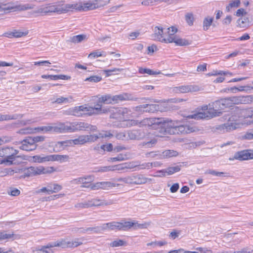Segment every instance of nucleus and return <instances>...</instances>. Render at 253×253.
<instances>
[{
  "instance_id": "774afa93",
  "label": "nucleus",
  "mask_w": 253,
  "mask_h": 253,
  "mask_svg": "<svg viewBox=\"0 0 253 253\" xmlns=\"http://www.w3.org/2000/svg\"><path fill=\"white\" fill-rule=\"evenodd\" d=\"M113 145L111 143H109L106 145H102L100 146V149L103 151H107L110 152L113 150Z\"/></svg>"
},
{
  "instance_id": "7ed1b4c3",
  "label": "nucleus",
  "mask_w": 253,
  "mask_h": 253,
  "mask_svg": "<svg viewBox=\"0 0 253 253\" xmlns=\"http://www.w3.org/2000/svg\"><path fill=\"white\" fill-rule=\"evenodd\" d=\"M18 152L17 150L13 147H3L0 149V157L4 158L0 164H5L8 166L15 164L14 161L16 159L20 157L17 155Z\"/></svg>"
},
{
  "instance_id": "4468645a",
  "label": "nucleus",
  "mask_w": 253,
  "mask_h": 253,
  "mask_svg": "<svg viewBox=\"0 0 253 253\" xmlns=\"http://www.w3.org/2000/svg\"><path fill=\"white\" fill-rule=\"evenodd\" d=\"M175 88L176 92L182 93L199 90V86L196 85H181L176 87Z\"/></svg>"
},
{
  "instance_id": "864d4df0",
  "label": "nucleus",
  "mask_w": 253,
  "mask_h": 253,
  "mask_svg": "<svg viewBox=\"0 0 253 253\" xmlns=\"http://www.w3.org/2000/svg\"><path fill=\"white\" fill-rule=\"evenodd\" d=\"M133 223H134V226H133V228L134 230H137L138 229H144L146 228L149 225V223H144L143 224H139L137 222H136L135 221H133Z\"/></svg>"
},
{
  "instance_id": "0e129e2a",
  "label": "nucleus",
  "mask_w": 253,
  "mask_h": 253,
  "mask_svg": "<svg viewBox=\"0 0 253 253\" xmlns=\"http://www.w3.org/2000/svg\"><path fill=\"white\" fill-rule=\"evenodd\" d=\"M168 36L167 38H169V37H176V36L174 35V34L176 33L177 31V28L174 27H171L170 28H168Z\"/></svg>"
},
{
  "instance_id": "e433bc0d",
  "label": "nucleus",
  "mask_w": 253,
  "mask_h": 253,
  "mask_svg": "<svg viewBox=\"0 0 253 253\" xmlns=\"http://www.w3.org/2000/svg\"><path fill=\"white\" fill-rule=\"evenodd\" d=\"M185 20L189 26L193 25L195 17L192 12H187L185 15Z\"/></svg>"
},
{
  "instance_id": "3c124183",
  "label": "nucleus",
  "mask_w": 253,
  "mask_h": 253,
  "mask_svg": "<svg viewBox=\"0 0 253 253\" xmlns=\"http://www.w3.org/2000/svg\"><path fill=\"white\" fill-rule=\"evenodd\" d=\"M37 148V145H31L29 146L26 144H21L20 146V149L23 150H25L27 151H31L33 150H35Z\"/></svg>"
},
{
  "instance_id": "f3484780",
  "label": "nucleus",
  "mask_w": 253,
  "mask_h": 253,
  "mask_svg": "<svg viewBox=\"0 0 253 253\" xmlns=\"http://www.w3.org/2000/svg\"><path fill=\"white\" fill-rule=\"evenodd\" d=\"M23 177H30L39 175L38 167H30L23 170Z\"/></svg>"
},
{
  "instance_id": "79ce46f5",
  "label": "nucleus",
  "mask_w": 253,
  "mask_h": 253,
  "mask_svg": "<svg viewBox=\"0 0 253 253\" xmlns=\"http://www.w3.org/2000/svg\"><path fill=\"white\" fill-rule=\"evenodd\" d=\"M74 145H82L86 143L85 135H80L77 138L72 140Z\"/></svg>"
},
{
  "instance_id": "4c0bfd02",
  "label": "nucleus",
  "mask_w": 253,
  "mask_h": 253,
  "mask_svg": "<svg viewBox=\"0 0 253 253\" xmlns=\"http://www.w3.org/2000/svg\"><path fill=\"white\" fill-rule=\"evenodd\" d=\"M240 4V0H231L230 3L226 7V10L229 12L231 8L238 7Z\"/></svg>"
},
{
  "instance_id": "473e14b6",
  "label": "nucleus",
  "mask_w": 253,
  "mask_h": 253,
  "mask_svg": "<svg viewBox=\"0 0 253 253\" xmlns=\"http://www.w3.org/2000/svg\"><path fill=\"white\" fill-rule=\"evenodd\" d=\"M102 103H99V101H98L97 103L94 107H93L94 112L95 113V115L108 113V108L102 109Z\"/></svg>"
},
{
  "instance_id": "603ef678",
  "label": "nucleus",
  "mask_w": 253,
  "mask_h": 253,
  "mask_svg": "<svg viewBox=\"0 0 253 253\" xmlns=\"http://www.w3.org/2000/svg\"><path fill=\"white\" fill-rule=\"evenodd\" d=\"M73 144L72 140L63 141H59L57 142V145L60 147L64 148L65 147H68L71 146Z\"/></svg>"
},
{
  "instance_id": "052dcab7",
  "label": "nucleus",
  "mask_w": 253,
  "mask_h": 253,
  "mask_svg": "<svg viewBox=\"0 0 253 253\" xmlns=\"http://www.w3.org/2000/svg\"><path fill=\"white\" fill-rule=\"evenodd\" d=\"M102 80V78L99 76H93L85 79V81H89L91 82L97 83Z\"/></svg>"
},
{
  "instance_id": "f03ea898",
  "label": "nucleus",
  "mask_w": 253,
  "mask_h": 253,
  "mask_svg": "<svg viewBox=\"0 0 253 253\" xmlns=\"http://www.w3.org/2000/svg\"><path fill=\"white\" fill-rule=\"evenodd\" d=\"M138 98L129 93H123L118 95L105 94L98 98L99 103L104 104H116L123 101H137Z\"/></svg>"
},
{
  "instance_id": "a18cd8bd",
  "label": "nucleus",
  "mask_w": 253,
  "mask_h": 253,
  "mask_svg": "<svg viewBox=\"0 0 253 253\" xmlns=\"http://www.w3.org/2000/svg\"><path fill=\"white\" fill-rule=\"evenodd\" d=\"M61 132H72L71 124L70 126L65 125L64 124H60L58 127Z\"/></svg>"
},
{
  "instance_id": "ddd939ff",
  "label": "nucleus",
  "mask_w": 253,
  "mask_h": 253,
  "mask_svg": "<svg viewBox=\"0 0 253 253\" xmlns=\"http://www.w3.org/2000/svg\"><path fill=\"white\" fill-rule=\"evenodd\" d=\"M159 120V118H145L140 121V127L151 126L153 128H155L160 124Z\"/></svg>"
},
{
  "instance_id": "de8ad7c7",
  "label": "nucleus",
  "mask_w": 253,
  "mask_h": 253,
  "mask_svg": "<svg viewBox=\"0 0 253 253\" xmlns=\"http://www.w3.org/2000/svg\"><path fill=\"white\" fill-rule=\"evenodd\" d=\"M33 4L27 3L22 5H19L17 7L20 10H26L28 9H33L35 7Z\"/></svg>"
},
{
  "instance_id": "6e6552de",
  "label": "nucleus",
  "mask_w": 253,
  "mask_h": 253,
  "mask_svg": "<svg viewBox=\"0 0 253 253\" xmlns=\"http://www.w3.org/2000/svg\"><path fill=\"white\" fill-rule=\"evenodd\" d=\"M237 119L236 116L234 117L232 116L230 118L228 121L226 123L219 126L216 127L217 129L223 130L224 132L234 130L238 127L239 126V123H237Z\"/></svg>"
},
{
  "instance_id": "dca6fc26",
  "label": "nucleus",
  "mask_w": 253,
  "mask_h": 253,
  "mask_svg": "<svg viewBox=\"0 0 253 253\" xmlns=\"http://www.w3.org/2000/svg\"><path fill=\"white\" fill-rule=\"evenodd\" d=\"M168 43L174 42L176 45L179 46H185L189 45L191 42L185 39L179 38L177 37H169L167 38Z\"/></svg>"
},
{
  "instance_id": "13d9d810",
  "label": "nucleus",
  "mask_w": 253,
  "mask_h": 253,
  "mask_svg": "<svg viewBox=\"0 0 253 253\" xmlns=\"http://www.w3.org/2000/svg\"><path fill=\"white\" fill-rule=\"evenodd\" d=\"M75 207L77 208L85 209L89 208L88 201H84L82 203H77Z\"/></svg>"
},
{
  "instance_id": "bb28decb",
  "label": "nucleus",
  "mask_w": 253,
  "mask_h": 253,
  "mask_svg": "<svg viewBox=\"0 0 253 253\" xmlns=\"http://www.w3.org/2000/svg\"><path fill=\"white\" fill-rule=\"evenodd\" d=\"M33 162L35 163H42L50 161V155L42 156L41 155H35L32 157Z\"/></svg>"
},
{
  "instance_id": "49530a36",
  "label": "nucleus",
  "mask_w": 253,
  "mask_h": 253,
  "mask_svg": "<svg viewBox=\"0 0 253 253\" xmlns=\"http://www.w3.org/2000/svg\"><path fill=\"white\" fill-rule=\"evenodd\" d=\"M139 72L140 74H147L149 75H157L159 74L160 73V72H155L151 69H146V68H140L139 69Z\"/></svg>"
},
{
  "instance_id": "2eb2a0df",
  "label": "nucleus",
  "mask_w": 253,
  "mask_h": 253,
  "mask_svg": "<svg viewBox=\"0 0 253 253\" xmlns=\"http://www.w3.org/2000/svg\"><path fill=\"white\" fill-rule=\"evenodd\" d=\"M93 181V176L91 175H88L83 177L73 179L70 181V183L73 184H83L84 185H85V184L90 183Z\"/></svg>"
},
{
  "instance_id": "f704fd0d",
  "label": "nucleus",
  "mask_w": 253,
  "mask_h": 253,
  "mask_svg": "<svg viewBox=\"0 0 253 253\" xmlns=\"http://www.w3.org/2000/svg\"><path fill=\"white\" fill-rule=\"evenodd\" d=\"M82 113L86 112L85 114L89 116H92L95 115V113L94 112V110L92 107L87 106L86 105L81 106ZM85 114V113H84Z\"/></svg>"
},
{
  "instance_id": "a19ab883",
  "label": "nucleus",
  "mask_w": 253,
  "mask_h": 253,
  "mask_svg": "<svg viewBox=\"0 0 253 253\" xmlns=\"http://www.w3.org/2000/svg\"><path fill=\"white\" fill-rule=\"evenodd\" d=\"M126 242L123 240L118 239L115 240L109 244L110 246L111 247H118L120 246H126Z\"/></svg>"
},
{
  "instance_id": "4be33fe9",
  "label": "nucleus",
  "mask_w": 253,
  "mask_h": 253,
  "mask_svg": "<svg viewBox=\"0 0 253 253\" xmlns=\"http://www.w3.org/2000/svg\"><path fill=\"white\" fill-rule=\"evenodd\" d=\"M146 113H154L160 111L161 106L159 104H144Z\"/></svg>"
},
{
  "instance_id": "5fc2aeb1",
  "label": "nucleus",
  "mask_w": 253,
  "mask_h": 253,
  "mask_svg": "<svg viewBox=\"0 0 253 253\" xmlns=\"http://www.w3.org/2000/svg\"><path fill=\"white\" fill-rule=\"evenodd\" d=\"M14 236L12 234H7L5 231H0V241L8 239Z\"/></svg>"
},
{
  "instance_id": "c03bdc74",
  "label": "nucleus",
  "mask_w": 253,
  "mask_h": 253,
  "mask_svg": "<svg viewBox=\"0 0 253 253\" xmlns=\"http://www.w3.org/2000/svg\"><path fill=\"white\" fill-rule=\"evenodd\" d=\"M106 56V53L104 51H100L99 50H95L93 52H91L89 55L88 58H96L100 56Z\"/></svg>"
},
{
  "instance_id": "ea45409f",
  "label": "nucleus",
  "mask_w": 253,
  "mask_h": 253,
  "mask_svg": "<svg viewBox=\"0 0 253 253\" xmlns=\"http://www.w3.org/2000/svg\"><path fill=\"white\" fill-rule=\"evenodd\" d=\"M121 222V230L126 231L127 230L131 228H133V226L134 225L133 221H124V222Z\"/></svg>"
},
{
  "instance_id": "bf43d9fd",
  "label": "nucleus",
  "mask_w": 253,
  "mask_h": 253,
  "mask_svg": "<svg viewBox=\"0 0 253 253\" xmlns=\"http://www.w3.org/2000/svg\"><path fill=\"white\" fill-rule=\"evenodd\" d=\"M68 241H66L65 240H62L60 241H57L56 242L54 243V246H56V247H61L63 248H68L67 244Z\"/></svg>"
},
{
  "instance_id": "b1692460",
  "label": "nucleus",
  "mask_w": 253,
  "mask_h": 253,
  "mask_svg": "<svg viewBox=\"0 0 253 253\" xmlns=\"http://www.w3.org/2000/svg\"><path fill=\"white\" fill-rule=\"evenodd\" d=\"M120 108H108V112H110L111 115L110 117L111 118L116 119H121L122 116L121 115V111H119Z\"/></svg>"
},
{
  "instance_id": "2f4dec72",
  "label": "nucleus",
  "mask_w": 253,
  "mask_h": 253,
  "mask_svg": "<svg viewBox=\"0 0 253 253\" xmlns=\"http://www.w3.org/2000/svg\"><path fill=\"white\" fill-rule=\"evenodd\" d=\"M240 138L243 140H253V128L248 130L243 133L241 136Z\"/></svg>"
},
{
  "instance_id": "72a5a7b5",
  "label": "nucleus",
  "mask_w": 253,
  "mask_h": 253,
  "mask_svg": "<svg viewBox=\"0 0 253 253\" xmlns=\"http://www.w3.org/2000/svg\"><path fill=\"white\" fill-rule=\"evenodd\" d=\"M213 21V18L210 16L205 17L203 20V30L207 31L210 26L212 25Z\"/></svg>"
},
{
  "instance_id": "0eeeda50",
  "label": "nucleus",
  "mask_w": 253,
  "mask_h": 253,
  "mask_svg": "<svg viewBox=\"0 0 253 253\" xmlns=\"http://www.w3.org/2000/svg\"><path fill=\"white\" fill-rule=\"evenodd\" d=\"M129 184L141 185L152 181L151 178L146 177L141 174H132L128 175Z\"/></svg>"
},
{
  "instance_id": "c756f323",
  "label": "nucleus",
  "mask_w": 253,
  "mask_h": 253,
  "mask_svg": "<svg viewBox=\"0 0 253 253\" xmlns=\"http://www.w3.org/2000/svg\"><path fill=\"white\" fill-rule=\"evenodd\" d=\"M86 36L85 35L82 34L70 37L68 41L71 42L77 43L82 42L86 39Z\"/></svg>"
},
{
  "instance_id": "5701e85b",
  "label": "nucleus",
  "mask_w": 253,
  "mask_h": 253,
  "mask_svg": "<svg viewBox=\"0 0 253 253\" xmlns=\"http://www.w3.org/2000/svg\"><path fill=\"white\" fill-rule=\"evenodd\" d=\"M28 33L29 32L28 31H26L25 32H22L19 30H14V31L9 33H6L5 35L7 37L9 38L12 37L15 38H20L27 35Z\"/></svg>"
},
{
  "instance_id": "423d86ee",
  "label": "nucleus",
  "mask_w": 253,
  "mask_h": 253,
  "mask_svg": "<svg viewBox=\"0 0 253 253\" xmlns=\"http://www.w3.org/2000/svg\"><path fill=\"white\" fill-rule=\"evenodd\" d=\"M72 132L81 130H90L95 131L97 127L95 126H92L88 123L79 122H73L71 123Z\"/></svg>"
},
{
  "instance_id": "f257e3e1",
  "label": "nucleus",
  "mask_w": 253,
  "mask_h": 253,
  "mask_svg": "<svg viewBox=\"0 0 253 253\" xmlns=\"http://www.w3.org/2000/svg\"><path fill=\"white\" fill-rule=\"evenodd\" d=\"M244 97H230L222 98L216 100L212 103L213 110L211 109L207 113H197L187 116L189 119L200 120L203 119H211L221 115L222 111L227 108L232 107L234 104L242 103L245 101Z\"/></svg>"
},
{
  "instance_id": "aec40b11",
  "label": "nucleus",
  "mask_w": 253,
  "mask_h": 253,
  "mask_svg": "<svg viewBox=\"0 0 253 253\" xmlns=\"http://www.w3.org/2000/svg\"><path fill=\"white\" fill-rule=\"evenodd\" d=\"M65 114L75 116L76 117H81L84 114L82 113L81 106H80L69 109L68 110L66 111Z\"/></svg>"
},
{
  "instance_id": "58836bf2",
  "label": "nucleus",
  "mask_w": 253,
  "mask_h": 253,
  "mask_svg": "<svg viewBox=\"0 0 253 253\" xmlns=\"http://www.w3.org/2000/svg\"><path fill=\"white\" fill-rule=\"evenodd\" d=\"M145 155L147 158H155L157 160L162 159L161 151H159L147 152L146 153Z\"/></svg>"
},
{
  "instance_id": "6e6d98bb",
  "label": "nucleus",
  "mask_w": 253,
  "mask_h": 253,
  "mask_svg": "<svg viewBox=\"0 0 253 253\" xmlns=\"http://www.w3.org/2000/svg\"><path fill=\"white\" fill-rule=\"evenodd\" d=\"M45 10L46 14H49L51 13H55V8L54 6V4L52 3H48L45 5Z\"/></svg>"
},
{
  "instance_id": "6ab92c4d",
  "label": "nucleus",
  "mask_w": 253,
  "mask_h": 253,
  "mask_svg": "<svg viewBox=\"0 0 253 253\" xmlns=\"http://www.w3.org/2000/svg\"><path fill=\"white\" fill-rule=\"evenodd\" d=\"M23 114H15L13 115L0 114V122L4 121H10L22 118Z\"/></svg>"
},
{
  "instance_id": "338daca9",
  "label": "nucleus",
  "mask_w": 253,
  "mask_h": 253,
  "mask_svg": "<svg viewBox=\"0 0 253 253\" xmlns=\"http://www.w3.org/2000/svg\"><path fill=\"white\" fill-rule=\"evenodd\" d=\"M21 144H26L29 146L31 145H37L36 144H34L33 138L32 137H28L27 138L24 139L21 142Z\"/></svg>"
},
{
  "instance_id": "7c9ffc66",
  "label": "nucleus",
  "mask_w": 253,
  "mask_h": 253,
  "mask_svg": "<svg viewBox=\"0 0 253 253\" xmlns=\"http://www.w3.org/2000/svg\"><path fill=\"white\" fill-rule=\"evenodd\" d=\"M89 207L92 206H99L101 205H110L111 203H105V201L97 199H93L88 200Z\"/></svg>"
},
{
  "instance_id": "69168bd1",
  "label": "nucleus",
  "mask_w": 253,
  "mask_h": 253,
  "mask_svg": "<svg viewBox=\"0 0 253 253\" xmlns=\"http://www.w3.org/2000/svg\"><path fill=\"white\" fill-rule=\"evenodd\" d=\"M35 13L40 14L42 15H46V12L45 10V5H42L39 7L34 12Z\"/></svg>"
},
{
  "instance_id": "20e7f679",
  "label": "nucleus",
  "mask_w": 253,
  "mask_h": 253,
  "mask_svg": "<svg viewBox=\"0 0 253 253\" xmlns=\"http://www.w3.org/2000/svg\"><path fill=\"white\" fill-rule=\"evenodd\" d=\"M103 4H97L95 2L90 0H83L79 3H74V5H76L74 9L86 11L102 7Z\"/></svg>"
},
{
  "instance_id": "c85d7f7f",
  "label": "nucleus",
  "mask_w": 253,
  "mask_h": 253,
  "mask_svg": "<svg viewBox=\"0 0 253 253\" xmlns=\"http://www.w3.org/2000/svg\"><path fill=\"white\" fill-rule=\"evenodd\" d=\"M39 173L40 174L51 173L56 170L53 167H43L42 166L38 167Z\"/></svg>"
},
{
  "instance_id": "39448f33",
  "label": "nucleus",
  "mask_w": 253,
  "mask_h": 253,
  "mask_svg": "<svg viewBox=\"0 0 253 253\" xmlns=\"http://www.w3.org/2000/svg\"><path fill=\"white\" fill-rule=\"evenodd\" d=\"M198 130L197 127L189 125H177L175 128H172L170 132V134H186Z\"/></svg>"
},
{
  "instance_id": "1a4fd4ad",
  "label": "nucleus",
  "mask_w": 253,
  "mask_h": 253,
  "mask_svg": "<svg viewBox=\"0 0 253 253\" xmlns=\"http://www.w3.org/2000/svg\"><path fill=\"white\" fill-rule=\"evenodd\" d=\"M160 124L158 126H160L161 128L165 129V132L167 134H170V132L172 128H175L177 125V122L173 121L167 118H159Z\"/></svg>"
},
{
  "instance_id": "a211bd4d",
  "label": "nucleus",
  "mask_w": 253,
  "mask_h": 253,
  "mask_svg": "<svg viewBox=\"0 0 253 253\" xmlns=\"http://www.w3.org/2000/svg\"><path fill=\"white\" fill-rule=\"evenodd\" d=\"M155 38L162 42L166 43L168 42L167 38H164L163 36V29L162 27L157 26L155 28Z\"/></svg>"
},
{
  "instance_id": "680f3d73",
  "label": "nucleus",
  "mask_w": 253,
  "mask_h": 253,
  "mask_svg": "<svg viewBox=\"0 0 253 253\" xmlns=\"http://www.w3.org/2000/svg\"><path fill=\"white\" fill-rule=\"evenodd\" d=\"M69 99L72 100V97L71 96H70L69 98L61 97L57 98L56 100L54 101V102L57 103L58 104H61L62 103H67L69 102Z\"/></svg>"
},
{
  "instance_id": "9b49d317",
  "label": "nucleus",
  "mask_w": 253,
  "mask_h": 253,
  "mask_svg": "<svg viewBox=\"0 0 253 253\" xmlns=\"http://www.w3.org/2000/svg\"><path fill=\"white\" fill-rule=\"evenodd\" d=\"M55 8V13L58 14L65 13L72 10L76 5H74V3H64L62 2H59L54 4Z\"/></svg>"
},
{
  "instance_id": "9d476101",
  "label": "nucleus",
  "mask_w": 253,
  "mask_h": 253,
  "mask_svg": "<svg viewBox=\"0 0 253 253\" xmlns=\"http://www.w3.org/2000/svg\"><path fill=\"white\" fill-rule=\"evenodd\" d=\"M127 135L131 140H141L147 137L149 133L143 129H135L128 131Z\"/></svg>"
},
{
  "instance_id": "c9c22d12",
  "label": "nucleus",
  "mask_w": 253,
  "mask_h": 253,
  "mask_svg": "<svg viewBox=\"0 0 253 253\" xmlns=\"http://www.w3.org/2000/svg\"><path fill=\"white\" fill-rule=\"evenodd\" d=\"M101 189H108L109 188L118 187L120 186V184L113 183L110 181H103L100 182Z\"/></svg>"
},
{
  "instance_id": "37998d69",
  "label": "nucleus",
  "mask_w": 253,
  "mask_h": 253,
  "mask_svg": "<svg viewBox=\"0 0 253 253\" xmlns=\"http://www.w3.org/2000/svg\"><path fill=\"white\" fill-rule=\"evenodd\" d=\"M67 244H68L67 247L74 248L82 245L83 243L80 241L79 239L76 238L74 241H68Z\"/></svg>"
},
{
  "instance_id": "412c9836",
  "label": "nucleus",
  "mask_w": 253,
  "mask_h": 253,
  "mask_svg": "<svg viewBox=\"0 0 253 253\" xmlns=\"http://www.w3.org/2000/svg\"><path fill=\"white\" fill-rule=\"evenodd\" d=\"M50 161H58L60 163L67 162L69 159V156L67 155H50Z\"/></svg>"
},
{
  "instance_id": "cd10ccee",
  "label": "nucleus",
  "mask_w": 253,
  "mask_h": 253,
  "mask_svg": "<svg viewBox=\"0 0 253 253\" xmlns=\"http://www.w3.org/2000/svg\"><path fill=\"white\" fill-rule=\"evenodd\" d=\"M180 166L169 167L166 169H164L158 171V172L167 173L168 175H171L176 172L180 171Z\"/></svg>"
},
{
  "instance_id": "393cba45",
  "label": "nucleus",
  "mask_w": 253,
  "mask_h": 253,
  "mask_svg": "<svg viewBox=\"0 0 253 253\" xmlns=\"http://www.w3.org/2000/svg\"><path fill=\"white\" fill-rule=\"evenodd\" d=\"M162 159L169 158L172 157H176L178 155V153L173 150H167L161 152Z\"/></svg>"
},
{
  "instance_id": "09e8293b",
  "label": "nucleus",
  "mask_w": 253,
  "mask_h": 253,
  "mask_svg": "<svg viewBox=\"0 0 253 253\" xmlns=\"http://www.w3.org/2000/svg\"><path fill=\"white\" fill-rule=\"evenodd\" d=\"M110 229L121 230V222L113 221L109 222Z\"/></svg>"
},
{
  "instance_id": "a878e982",
  "label": "nucleus",
  "mask_w": 253,
  "mask_h": 253,
  "mask_svg": "<svg viewBox=\"0 0 253 253\" xmlns=\"http://www.w3.org/2000/svg\"><path fill=\"white\" fill-rule=\"evenodd\" d=\"M42 78L43 79L49 78L52 80H69L71 78L70 76H68L64 75H43L42 76Z\"/></svg>"
},
{
  "instance_id": "f8f14e48",
  "label": "nucleus",
  "mask_w": 253,
  "mask_h": 253,
  "mask_svg": "<svg viewBox=\"0 0 253 253\" xmlns=\"http://www.w3.org/2000/svg\"><path fill=\"white\" fill-rule=\"evenodd\" d=\"M234 158L240 161L252 159H253V151L245 150L239 151L235 154Z\"/></svg>"
},
{
  "instance_id": "4d7b16f0",
  "label": "nucleus",
  "mask_w": 253,
  "mask_h": 253,
  "mask_svg": "<svg viewBox=\"0 0 253 253\" xmlns=\"http://www.w3.org/2000/svg\"><path fill=\"white\" fill-rule=\"evenodd\" d=\"M81 187L90 188L92 190L101 189L100 182H96V183L90 185H83L81 186Z\"/></svg>"
},
{
  "instance_id": "8fccbe9b",
  "label": "nucleus",
  "mask_w": 253,
  "mask_h": 253,
  "mask_svg": "<svg viewBox=\"0 0 253 253\" xmlns=\"http://www.w3.org/2000/svg\"><path fill=\"white\" fill-rule=\"evenodd\" d=\"M99 137V135L98 134H91V135H85V139L87 142H92L96 141Z\"/></svg>"
},
{
  "instance_id": "e2e57ef3",
  "label": "nucleus",
  "mask_w": 253,
  "mask_h": 253,
  "mask_svg": "<svg viewBox=\"0 0 253 253\" xmlns=\"http://www.w3.org/2000/svg\"><path fill=\"white\" fill-rule=\"evenodd\" d=\"M62 189V186L58 184H54L53 185V189L50 187V189L49 190V194H52L53 193H56L61 190Z\"/></svg>"
}]
</instances>
